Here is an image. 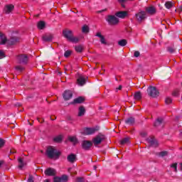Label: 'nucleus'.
<instances>
[{"instance_id": "nucleus-1", "label": "nucleus", "mask_w": 182, "mask_h": 182, "mask_svg": "<svg viewBox=\"0 0 182 182\" xmlns=\"http://www.w3.org/2000/svg\"><path fill=\"white\" fill-rule=\"evenodd\" d=\"M46 154L48 159L58 160L60 157V152L53 146H48L46 151Z\"/></svg>"}, {"instance_id": "nucleus-2", "label": "nucleus", "mask_w": 182, "mask_h": 182, "mask_svg": "<svg viewBox=\"0 0 182 182\" xmlns=\"http://www.w3.org/2000/svg\"><path fill=\"white\" fill-rule=\"evenodd\" d=\"M63 35L68 39V41L73 43H77V42H79V38L73 36V32L70 30H64L63 31Z\"/></svg>"}, {"instance_id": "nucleus-3", "label": "nucleus", "mask_w": 182, "mask_h": 182, "mask_svg": "<svg viewBox=\"0 0 182 182\" xmlns=\"http://www.w3.org/2000/svg\"><path fill=\"white\" fill-rule=\"evenodd\" d=\"M105 19L110 26H117L120 22V20L119 18H117V16H116V14L108 15Z\"/></svg>"}, {"instance_id": "nucleus-4", "label": "nucleus", "mask_w": 182, "mask_h": 182, "mask_svg": "<svg viewBox=\"0 0 182 182\" xmlns=\"http://www.w3.org/2000/svg\"><path fill=\"white\" fill-rule=\"evenodd\" d=\"M29 58L26 54H20L17 56V62L20 65H28Z\"/></svg>"}, {"instance_id": "nucleus-5", "label": "nucleus", "mask_w": 182, "mask_h": 182, "mask_svg": "<svg viewBox=\"0 0 182 182\" xmlns=\"http://www.w3.org/2000/svg\"><path fill=\"white\" fill-rule=\"evenodd\" d=\"M147 92L151 97H158V96L160 95V92L157 90L156 87H149L147 89Z\"/></svg>"}, {"instance_id": "nucleus-6", "label": "nucleus", "mask_w": 182, "mask_h": 182, "mask_svg": "<svg viewBox=\"0 0 182 182\" xmlns=\"http://www.w3.org/2000/svg\"><path fill=\"white\" fill-rule=\"evenodd\" d=\"M104 140H106V136L102 134H99L93 139L92 143L94 146H98V144H100Z\"/></svg>"}, {"instance_id": "nucleus-7", "label": "nucleus", "mask_w": 182, "mask_h": 182, "mask_svg": "<svg viewBox=\"0 0 182 182\" xmlns=\"http://www.w3.org/2000/svg\"><path fill=\"white\" fill-rule=\"evenodd\" d=\"M135 16L138 22H141L144 21L146 18H147V13H146V11H139V13L136 14Z\"/></svg>"}, {"instance_id": "nucleus-8", "label": "nucleus", "mask_w": 182, "mask_h": 182, "mask_svg": "<svg viewBox=\"0 0 182 182\" xmlns=\"http://www.w3.org/2000/svg\"><path fill=\"white\" fill-rule=\"evenodd\" d=\"M54 182H68L69 181V176L66 174H63L60 177L55 176L53 178Z\"/></svg>"}, {"instance_id": "nucleus-9", "label": "nucleus", "mask_w": 182, "mask_h": 182, "mask_svg": "<svg viewBox=\"0 0 182 182\" xmlns=\"http://www.w3.org/2000/svg\"><path fill=\"white\" fill-rule=\"evenodd\" d=\"M99 128H84L83 134L85 136H89L90 134H95V132H97Z\"/></svg>"}, {"instance_id": "nucleus-10", "label": "nucleus", "mask_w": 182, "mask_h": 182, "mask_svg": "<svg viewBox=\"0 0 182 182\" xmlns=\"http://www.w3.org/2000/svg\"><path fill=\"white\" fill-rule=\"evenodd\" d=\"M44 173L46 176H48L50 177H54V176H56V169L53 168H48L45 170Z\"/></svg>"}, {"instance_id": "nucleus-11", "label": "nucleus", "mask_w": 182, "mask_h": 182, "mask_svg": "<svg viewBox=\"0 0 182 182\" xmlns=\"http://www.w3.org/2000/svg\"><path fill=\"white\" fill-rule=\"evenodd\" d=\"M15 9V6L13 4H6L4 8V13L6 14V15H9V14H11L12 11Z\"/></svg>"}, {"instance_id": "nucleus-12", "label": "nucleus", "mask_w": 182, "mask_h": 182, "mask_svg": "<svg viewBox=\"0 0 182 182\" xmlns=\"http://www.w3.org/2000/svg\"><path fill=\"white\" fill-rule=\"evenodd\" d=\"M63 97L65 101L70 100L73 97V93L69 90H65L63 94Z\"/></svg>"}, {"instance_id": "nucleus-13", "label": "nucleus", "mask_w": 182, "mask_h": 182, "mask_svg": "<svg viewBox=\"0 0 182 182\" xmlns=\"http://www.w3.org/2000/svg\"><path fill=\"white\" fill-rule=\"evenodd\" d=\"M93 146V143L91 141H83L82 146L84 150H90V147Z\"/></svg>"}, {"instance_id": "nucleus-14", "label": "nucleus", "mask_w": 182, "mask_h": 182, "mask_svg": "<svg viewBox=\"0 0 182 182\" xmlns=\"http://www.w3.org/2000/svg\"><path fill=\"white\" fill-rule=\"evenodd\" d=\"M19 42V38L16 36L11 37L10 39H6V43H8V45H15Z\"/></svg>"}, {"instance_id": "nucleus-15", "label": "nucleus", "mask_w": 182, "mask_h": 182, "mask_svg": "<svg viewBox=\"0 0 182 182\" xmlns=\"http://www.w3.org/2000/svg\"><path fill=\"white\" fill-rule=\"evenodd\" d=\"M147 141L152 147H157V146H159V143L157 142V140L154 139V136L149 137Z\"/></svg>"}, {"instance_id": "nucleus-16", "label": "nucleus", "mask_w": 182, "mask_h": 182, "mask_svg": "<svg viewBox=\"0 0 182 182\" xmlns=\"http://www.w3.org/2000/svg\"><path fill=\"white\" fill-rule=\"evenodd\" d=\"M154 126L155 127H164V119L161 117L157 118L154 124Z\"/></svg>"}, {"instance_id": "nucleus-17", "label": "nucleus", "mask_w": 182, "mask_h": 182, "mask_svg": "<svg viewBox=\"0 0 182 182\" xmlns=\"http://www.w3.org/2000/svg\"><path fill=\"white\" fill-rule=\"evenodd\" d=\"M145 11L146 14H149V15H155L156 12H157L156 7L153 6L146 7Z\"/></svg>"}, {"instance_id": "nucleus-18", "label": "nucleus", "mask_w": 182, "mask_h": 182, "mask_svg": "<svg viewBox=\"0 0 182 182\" xmlns=\"http://www.w3.org/2000/svg\"><path fill=\"white\" fill-rule=\"evenodd\" d=\"M127 15L128 13L126 11H120L115 13V16H117V18H121V19H124Z\"/></svg>"}, {"instance_id": "nucleus-19", "label": "nucleus", "mask_w": 182, "mask_h": 182, "mask_svg": "<svg viewBox=\"0 0 182 182\" xmlns=\"http://www.w3.org/2000/svg\"><path fill=\"white\" fill-rule=\"evenodd\" d=\"M77 83L79 85V86H83L86 85V77L83 76H80L77 79Z\"/></svg>"}, {"instance_id": "nucleus-20", "label": "nucleus", "mask_w": 182, "mask_h": 182, "mask_svg": "<svg viewBox=\"0 0 182 182\" xmlns=\"http://www.w3.org/2000/svg\"><path fill=\"white\" fill-rule=\"evenodd\" d=\"M42 39L43 42H52V40L53 39V35L52 34H46L43 36Z\"/></svg>"}, {"instance_id": "nucleus-21", "label": "nucleus", "mask_w": 182, "mask_h": 182, "mask_svg": "<svg viewBox=\"0 0 182 182\" xmlns=\"http://www.w3.org/2000/svg\"><path fill=\"white\" fill-rule=\"evenodd\" d=\"M67 160L68 161H69V163H72V164L75 163V161L77 160V159L76 158V154H70V155L68 156Z\"/></svg>"}, {"instance_id": "nucleus-22", "label": "nucleus", "mask_w": 182, "mask_h": 182, "mask_svg": "<svg viewBox=\"0 0 182 182\" xmlns=\"http://www.w3.org/2000/svg\"><path fill=\"white\" fill-rule=\"evenodd\" d=\"M83 102H85V97H78L73 100L74 105H80Z\"/></svg>"}, {"instance_id": "nucleus-23", "label": "nucleus", "mask_w": 182, "mask_h": 182, "mask_svg": "<svg viewBox=\"0 0 182 182\" xmlns=\"http://www.w3.org/2000/svg\"><path fill=\"white\" fill-rule=\"evenodd\" d=\"M134 117H129L127 119H125V123L126 124H129V126H133L134 124Z\"/></svg>"}, {"instance_id": "nucleus-24", "label": "nucleus", "mask_w": 182, "mask_h": 182, "mask_svg": "<svg viewBox=\"0 0 182 182\" xmlns=\"http://www.w3.org/2000/svg\"><path fill=\"white\" fill-rule=\"evenodd\" d=\"M6 43V36L5 34L0 33V45H5Z\"/></svg>"}, {"instance_id": "nucleus-25", "label": "nucleus", "mask_w": 182, "mask_h": 182, "mask_svg": "<svg viewBox=\"0 0 182 182\" xmlns=\"http://www.w3.org/2000/svg\"><path fill=\"white\" fill-rule=\"evenodd\" d=\"M85 113H86V109H85V107L80 106L79 107V112H78V116L80 117H82V116L85 115Z\"/></svg>"}, {"instance_id": "nucleus-26", "label": "nucleus", "mask_w": 182, "mask_h": 182, "mask_svg": "<svg viewBox=\"0 0 182 182\" xmlns=\"http://www.w3.org/2000/svg\"><path fill=\"white\" fill-rule=\"evenodd\" d=\"M84 49H85V47L82 45L76 46L75 47V50L76 52H77V53H82Z\"/></svg>"}, {"instance_id": "nucleus-27", "label": "nucleus", "mask_w": 182, "mask_h": 182, "mask_svg": "<svg viewBox=\"0 0 182 182\" xmlns=\"http://www.w3.org/2000/svg\"><path fill=\"white\" fill-rule=\"evenodd\" d=\"M18 168H20V170H22V168H23L25 164H26L25 162H23V159L22 158H18Z\"/></svg>"}, {"instance_id": "nucleus-28", "label": "nucleus", "mask_w": 182, "mask_h": 182, "mask_svg": "<svg viewBox=\"0 0 182 182\" xmlns=\"http://www.w3.org/2000/svg\"><path fill=\"white\" fill-rule=\"evenodd\" d=\"M134 99L135 100H141V92L140 91L135 92L134 95Z\"/></svg>"}, {"instance_id": "nucleus-29", "label": "nucleus", "mask_w": 182, "mask_h": 182, "mask_svg": "<svg viewBox=\"0 0 182 182\" xmlns=\"http://www.w3.org/2000/svg\"><path fill=\"white\" fill-rule=\"evenodd\" d=\"M129 142H130V138L126 137L121 140L120 144H121V146H123L124 144H129Z\"/></svg>"}, {"instance_id": "nucleus-30", "label": "nucleus", "mask_w": 182, "mask_h": 182, "mask_svg": "<svg viewBox=\"0 0 182 182\" xmlns=\"http://www.w3.org/2000/svg\"><path fill=\"white\" fill-rule=\"evenodd\" d=\"M55 143H61L62 142V140H63V138H62V135H58L57 136H55L54 139H53Z\"/></svg>"}, {"instance_id": "nucleus-31", "label": "nucleus", "mask_w": 182, "mask_h": 182, "mask_svg": "<svg viewBox=\"0 0 182 182\" xmlns=\"http://www.w3.org/2000/svg\"><path fill=\"white\" fill-rule=\"evenodd\" d=\"M16 70H17L18 72H23V70H25V67L22 66V65H16L15 67Z\"/></svg>"}, {"instance_id": "nucleus-32", "label": "nucleus", "mask_w": 182, "mask_h": 182, "mask_svg": "<svg viewBox=\"0 0 182 182\" xmlns=\"http://www.w3.org/2000/svg\"><path fill=\"white\" fill-rule=\"evenodd\" d=\"M68 140L71 141V143H74V144L77 143V139L75 136H69Z\"/></svg>"}, {"instance_id": "nucleus-33", "label": "nucleus", "mask_w": 182, "mask_h": 182, "mask_svg": "<svg viewBox=\"0 0 182 182\" xmlns=\"http://www.w3.org/2000/svg\"><path fill=\"white\" fill-rule=\"evenodd\" d=\"M46 26L45 21H40L38 23V29H43Z\"/></svg>"}, {"instance_id": "nucleus-34", "label": "nucleus", "mask_w": 182, "mask_h": 182, "mask_svg": "<svg viewBox=\"0 0 182 182\" xmlns=\"http://www.w3.org/2000/svg\"><path fill=\"white\" fill-rule=\"evenodd\" d=\"M82 33H89V26L85 25L82 28Z\"/></svg>"}, {"instance_id": "nucleus-35", "label": "nucleus", "mask_w": 182, "mask_h": 182, "mask_svg": "<svg viewBox=\"0 0 182 182\" xmlns=\"http://www.w3.org/2000/svg\"><path fill=\"white\" fill-rule=\"evenodd\" d=\"M119 46H126L127 45V41L126 39H122L118 42Z\"/></svg>"}, {"instance_id": "nucleus-36", "label": "nucleus", "mask_w": 182, "mask_h": 182, "mask_svg": "<svg viewBox=\"0 0 182 182\" xmlns=\"http://www.w3.org/2000/svg\"><path fill=\"white\" fill-rule=\"evenodd\" d=\"M165 6L167 9H171V8H173V3L171 1H166Z\"/></svg>"}, {"instance_id": "nucleus-37", "label": "nucleus", "mask_w": 182, "mask_h": 182, "mask_svg": "<svg viewBox=\"0 0 182 182\" xmlns=\"http://www.w3.org/2000/svg\"><path fill=\"white\" fill-rule=\"evenodd\" d=\"M177 166H178L177 162L171 164V168H173V171H175V173H177V171H177Z\"/></svg>"}, {"instance_id": "nucleus-38", "label": "nucleus", "mask_w": 182, "mask_h": 182, "mask_svg": "<svg viewBox=\"0 0 182 182\" xmlns=\"http://www.w3.org/2000/svg\"><path fill=\"white\" fill-rule=\"evenodd\" d=\"M167 51L169 53H174V52H176V48H174V47L168 46L167 47Z\"/></svg>"}, {"instance_id": "nucleus-39", "label": "nucleus", "mask_w": 182, "mask_h": 182, "mask_svg": "<svg viewBox=\"0 0 182 182\" xmlns=\"http://www.w3.org/2000/svg\"><path fill=\"white\" fill-rule=\"evenodd\" d=\"M172 95L174 96L175 97H177L180 95V91L178 90H175L172 92Z\"/></svg>"}, {"instance_id": "nucleus-40", "label": "nucleus", "mask_w": 182, "mask_h": 182, "mask_svg": "<svg viewBox=\"0 0 182 182\" xmlns=\"http://www.w3.org/2000/svg\"><path fill=\"white\" fill-rule=\"evenodd\" d=\"M173 100L171 99V97H167L165 100V103L166 105H170L171 103H172Z\"/></svg>"}, {"instance_id": "nucleus-41", "label": "nucleus", "mask_w": 182, "mask_h": 182, "mask_svg": "<svg viewBox=\"0 0 182 182\" xmlns=\"http://www.w3.org/2000/svg\"><path fill=\"white\" fill-rule=\"evenodd\" d=\"M168 154V151H163L159 153V156L161 157H166V156H167Z\"/></svg>"}, {"instance_id": "nucleus-42", "label": "nucleus", "mask_w": 182, "mask_h": 182, "mask_svg": "<svg viewBox=\"0 0 182 182\" xmlns=\"http://www.w3.org/2000/svg\"><path fill=\"white\" fill-rule=\"evenodd\" d=\"M70 55H72V51H70V50H67L64 53L65 58H69V56H70Z\"/></svg>"}, {"instance_id": "nucleus-43", "label": "nucleus", "mask_w": 182, "mask_h": 182, "mask_svg": "<svg viewBox=\"0 0 182 182\" xmlns=\"http://www.w3.org/2000/svg\"><path fill=\"white\" fill-rule=\"evenodd\" d=\"M100 39L101 43H102L103 45L107 44L106 39L105 38V36H102Z\"/></svg>"}, {"instance_id": "nucleus-44", "label": "nucleus", "mask_w": 182, "mask_h": 182, "mask_svg": "<svg viewBox=\"0 0 182 182\" xmlns=\"http://www.w3.org/2000/svg\"><path fill=\"white\" fill-rule=\"evenodd\" d=\"M5 145V140L0 138V149H2V147Z\"/></svg>"}, {"instance_id": "nucleus-45", "label": "nucleus", "mask_w": 182, "mask_h": 182, "mask_svg": "<svg viewBox=\"0 0 182 182\" xmlns=\"http://www.w3.org/2000/svg\"><path fill=\"white\" fill-rule=\"evenodd\" d=\"M5 57H6L5 53H4L2 50H0V59H4V58Z\"/></svg>"}, {"instance_id": "nucleus-46", "label": "nucleus", "mask_w": 182, "mask_h": 182, "mask_svg": "<svg viewBox=\"0 0 182 182\" xmlns=\"http://www.w3.org/2000/svg\"><path fill=\"white\" fill-rule=\"evenodd\" d=\"M76 182H85V178H83L82 177L77 178Z\"/></svg>"}, {"instance_id": "nucleus-47", "label": "nucleus", "mask_w": 182, "mask_h": 182, "mask_svg": "<svg viewBox=\"0 0 182 182\" xmlns=\"http://www.w3.org/2000/svg\"><path fill=\"white\" fill-rule=\"evenodd\" d=\"M28 182H34L33 176H32V175H29L28 178Z\"/></svg>"}, {"instance_id": "nucleus-48", "label": "nucleus", "mask_w": 182, "mask_h": 182, "mask_svg": "<svg viewBox=\"0 0 182 182\" xmlns=\"http://www.w3.org/2000/svg\"><path fill=\"white\" fill-rule=\"evenodd\" d=\"M134 58H139V56H140V52H139V51H135V52L134 53Z\"/></svg>"}, {"instance_id": "nucleus-49", "label": "nucleus", "mask_w": 182, "mask_h": 182, "mask_svg": "<svg viewBox=\"0 0 182 182\" xmlns=\"http://www.w3.org/2000/svg\"><path fill=\"white\" fill-rule=\"evenodd\" d=\"M141 137H146V136H147V132H142L140 133Z\"/></svg>"}, {"instance_id": "nucleus-50", "label": "nucleus", "mask_w": 182, "mask_h": 182, "mask_svg": "<svg viewBox=\"0 0 182 182\" xmlns=\"http://www.w3.org/2000/svg\"><path fill=\"white\" fill-rule=\"evenodd\" d=\"M106 11H107V9H105L100 11H97V14H102V12H106Z\"/></svg>"}, {"instance_id": "nucleus-51", "label": "nucleus", "mask_w": 182, "mask_h": 182, "mask_svg": "<svg viewBox=\"0 0 182 182\" xmlns=\"http://www.w3.org/2000/svg\"><path fill=\"white\" fill-rule=\"evenodd\" d=\"M37 120L39 122V123H43V122H45L43 118H37Z\"/></svg>"}, {"instance_id": "nucleus-52", "label": "nucleus", "mask_w": 182, "mask_h": 182, "mask_svg": "<svg viewBox=\"0 0 182 182\" xmlns=\"http://www.w3.org/2000/svg\"><path fill=\"white\" fill-rule=\"evenodd\" d=\"M96 36H98V38H102L103 36L102 35L101 33H99V32H98V33H97Z\"/></svg>"}, {"instance_id": "nucleus-53", "label": "nucleus", "mask_w": 182, "mask_h": 182, "mask_svg": "<svg viewBox=\"0 0 182 182\" xmlns=\"http://www.w3.org/2000/svg\"><path fill=\"white\" fill-rule=\"evenodd\" d=\"M121 4V6L122 8H126V6L124 5V2L119 3Z\"/></svg>"}, {"instance_id": "nucleus-54", "label": "nucleus", "mask_w": 182, "mask_h": 182, "mask_svg": "<svg viewBox=\"0 0 182 182\" xmlns=\"http://www.w3.org/2000/svg\"><path fill=\"white\" fill-rule=\"evenodd\" d=\"M127 0H118V2L122 3V2H126Z\"/></svg>"}, {"instance_id": "nucleus-55", "label": "nucleus", "mask_w": 182, "mask_h": 182, "mask_svg": "<svg viewBox=\"0 0 182 182\" xmlns=\"http://www.w3.org/2000/svg\"><path fill=\"white\" fill-rule=\"evenodd\" d=\"M122 85H119V87L117 88L118 90H122Z\"/></svg>"}, {"instance_id": "nucleus-56", "label": "nucleus", "mask_w": 182, "mask_h": 182, "mask_svg": "<svg viewBox=\"0 0 182 182\" xmlns=\"http://www.w3.org/2000/svg\"><path fill=\"white\" fill-rule=\"evenodd\" d=\"M179 10L181 12H182V5L180 6Z\"/></svg>"}, {"instance_id": "nucleus-57", "label": "nucleus", "mask_w": 182, "mask_h": 182, "mask_svg": "<svg viewBox=\"0 0 182 182\" xmlns=\"http://www.w3.org/2000/svg\"><path fill=\"white\" fill-rule=\"evenodd\" d=\"M50 119H51L52 120H55V119H56V117H54V119H53V117H50Z\"/></svg>"}, {"instance_id": "nucleus-58", "label": "nucleus", "mask_w": 182, "mask_h": 182, "mask_svg": "<svg viewBox=\"0 0 182 182\" xmlns=\"http://www.w3.org/2000/svg\"><path fill=\"white\" fill-rule=\"evenodd\" d=\"M180 166H181V170L182 171V162L180 164Z\"/></svg>"}, {"instance_id": "nucleus-59", "label": "nucleus", "mask_w": 182, "mask_h": 182, "mask_svg": "<svg viewBox=\"0 0 182 182\" xmlns=\"http://www.w3.org/2000/svg\"><path fill=\"white\" fill-rule=\"evenodd\" d=\"M72 170V168H68V171H70Z\"/></svg>"}, {"instance_id": "nucleus-60", "label": "nucleus", "mask_w": 182, "mask_h": 182, "mask_svg": "<svg viewBox=\"0 0 182 182\" xmlns=\"http://www.w3.org/2000/svg\"><path fill=\"white\" fill-rule=\"evenodd\" d=\"M96 168H97V167H96V166H94V170H96Z\"/></svg>"}, {"instance_id": "nucleus-61", "label": "nucleus", "mask_w": 182, "mask_h": 182, "mask_svg": "<svg viewBox=\"0 0 182 182\" xmlns=\"http://www.w3.org/2000/svg\"><path fill=\"white\" fill-rule=\"evenodd\" d=\"M180 135L182 136V132L180 133Z\"/></svg>"}, {"instance_id": "nucleus-62", "label": "nucleus", "mask_w": 182, "mask_h": 182, "mask_svg": "<svg viewBox=\"0 0 182 182\" xmlns=\"http://www.w3.org/2000/svg\"><path fill=\"white\" fill-rule=\"evenodd\" d=\"M11 153H14L12 151H11ZM14 153H16V151H14Z\"/></svg>"}, {"instance_id": "nucleus-63", "label": "nucleus", "mask_w": 182, "mask_h": 182, "mask_svg": "<svg viewBox=\"0 0 182 182\" xmlns=\"http://www.w3.org/2000/svg\"><path fill=\"white\" fill-rule=\"evenodd\" d=\"M41 153H43V151H41Z\"/></svg>"}, {"instance_id": "nucleus-64", "label": "nucleus", "mask_w": 182, "mask_h": 182, "mask_svg": "<svg viewBox=\"0 0 182 182\" xmlns=\"http://www.w3.org/2000/svg\"><path fill=\"white\" fill-rule=\"evenodd\" d=\"M18 106H21V105H18Z\"/></svg>"}]
</instances>
